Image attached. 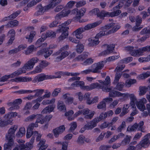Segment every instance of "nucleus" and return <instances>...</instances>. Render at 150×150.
Listing matches in <instances>:
<instances>
[{
	"mask_svg": "<svg viewBox=\"0 0 150 150\" xmlns=\"http://www.w3.org/2000/svg\"><path fill=\"white\" fill-rule=\"evenodd\" d=\"M69 48V46L66 45L62 47L59 50L55 53L53 55L55 56L56 61L59 62L67 57L69 54L67 51Z\"/></svg>",
	"mask_w": 150,
	"mask_h": 150,
	"instance_id": "nucleus-5",
	"label": "nucleus"
},
{
	"mask_svg": "<svg viewBox=\"0 0 150 150\" xmlns=\"http://www.w3.org/2000/svg\"><path fill=\"white\" fill-rule=\"evenodd\" d=\"M20 12V11H17L11 14L10 16L5 17L3 19V21H5L7 20L13 19L17 16Z\"/></svg>",
	"mask_w": 150,
	"mask_h": 150,
	"instance_id": "nucleus-38",
	"label": "nucleus"
},
{
	"mask_svg": "<svg viewBox=\"0 0 150 150\" xmlns=\"http://www.w3.org/2000/svg\"><path fill=\"white\" fill-rule=\"evenodd\" d=\"M19 75L17 71L8 75H6L2 77L0 79V81L2 82L6 81L10 78L15 77L16 76Z\"/></svg>",
	"mask_w": 150,
	"mask_h": 150,
	"instance_id": "nucleus-26",
	"label": "nucleus"
},
{
	"mask_svg": "<svg viewBox=\"0 0 150 150\" xmlns=\"http://www.w3.org/2000/svg\"><path fill=\"white\" fill-rule=\"evenodd\" d=\"M129 97L130 102V104L131 107H134L135 106V102L137 101V98L134 94H129L128 93H124L123 99H125Z\"/></svg>",
	"mask_w": 150,
	"mask_h": 150,
	"instance_id": "nucleus-17",
	"label": "nucleus"
},
{
	"mask_svg": "<svg viewBox=\"0 0 150 150\" xmlns=\"http://www.w3.org/2000/svg\"><path fill=\"white\" fill-rule=\"evenodd\" d=\"M133 60V58L131 57H129L125 58L120 61V63L127 64Z\"/></svg>",
	"mask_w": 150,
	"mask_h": 150,
	"instance_id": "nucleus-54",
	"label": "nucleus"
},
{
	"mask_svg": "<svg viewBox=\"0 0 150 150\" xmlns=\"http://www.w3.org/2000/svg\"><path fill=\"white\" fill-rule=\"evenodd\" d=\"M98 38L96 35L93 38H90L88 39V45L89 46L93 47L98 44L99 42Z\"/></svg>",
	"mask_w": 150,
	"mask_h": 150,
	"instance_id": "nucleus-29",
	"label": "nucleus"
},
{
	"mask_svg": "<svg viewBox=\"0 0 150 150\" xmlns=\"http://www.w3.org/2000/svg\"><path fill=\"white\" fill-rule=\"evenodd\" d=\"M53 77L51 75H46L45 74H42L37 75L35 77V79L38 81H41L46 79H52Z\"/></svg>",
	"mask_w": 150,
	"mask_h": 150,
	"instance_id": "nucleus-28",
	"label": "nucleus"
},
{
	"mask_svg": "<svg viewBox=\"0 0 150 150\" xmlns=\"http://www.w3.org/2000/svg\"><path fill=\"white\" fill-rule=\"evenodd\" d=\"M146 48L143 47L137 50H134V47L130 46L125 47V49L127 51L129 52L130 54L134 57H139L143 54V52L146 51Z\"/></svg>",
	"mask_w": 150,
	"mask_h": 150,
	"instance_id": "nucleus-11",
	"label": "nucleus"
},
{
	"mask_svg": "<svg viewBox=\"0 0 150 150\" xmlns=\"http://www.w3.org/2000/svg\"><path fill=\"white\" fill-rule=\"evenodd\" d=\"M98 81L101 83V85L102 86H100L98 83H92L90 85L91 90L96 88H100L102 89V87H105L104 86H107L110 83V79L109 76H107L106 77L105 80L104 81H102L101 80H99Z\"/></svg>",
	"mask_w": 150,
	"mask_h": 150,
	"instance_id": "nucleus-13",
	"label": "nucleus"
},
{
	"mask_svg": "<svg viewBox=\"0 0 150 150\" xmlns=\"http://www.w3.org/2000/svg\"><path fill=\"white\" fill-rule=\"evenodd\" d=\"M32 92H35V96H38L42 94L44 91V90L42 89H38L32 91Z\"/></svg>",
	"mask_w": 150,
	"mask_h": 150,
	"instance_id": "nucleus-51",
	"label": "nucleus"
},
{
	"mask_svg": "<svg viewBox=\"0 0 150 150\" xmlns=\"http://www.w3.org/2000/svg\"><path fill=\"white\" fill-rule=\"evenodd\" d=\"M32 80V78L30 77H26L20 76L12 79L11 81L12 82H27L30 81Z\"/></svg>",
	"mask_w": 150,
	"mask_h": 150,
	"instance_id": "nucleus-23",
	"label": "nucleus"
},
{
	"mask_svg": "<svg viewBox=\"0 0 150 150\" xmlns=\"http://www.w3.org/2000/svg\"><path fill=\"white\" fill-rule=\"evenodd\" d=\"M25 131L24 127H21L16 134V136L18 137H21L25 134Z\"/></svg>",
	"mask_w": 150,
	"mask_h": 150,
	"instance_id": "nucleus-42",
	"label": "nucleus"
},
{
	"mask_svg": "<svg viewBox=\"0 0 150 150\" xmlns=\"http://www.w3.org/2000/svg\"><path fill=\"white\" fill-rule=\"evenodd\" d=\"M61 1L62 0H51L50 4H49V6L51 8H53Z\"/></svg>",
	"mask_w": 150,
	"mask_h": 150,
	"instance_id": "nucleus-47",
	"label": "nucleus"
},
{
	"mask_svg": "<svg viewBox=\"0 0 150 150\" xmlns=\"http://www.w3.org/2000/svg\"><path fill=\"white\" fill-rule=\"evenodd\" d=\"M39 61L36 57L32 58L24 64L23 67L17 70L19 75L26 72V71H29L33 69L35 63Z\"/></svg>",
	"mask_w": 150,
	"mask_h": 150,
	"instance_id": "nucleus-4",
	"label": "nucleus"
},
{
	"mask_svg": "<svg viewBox=\"0 0 150 150\" xmlns=\"http://www.w3.org/2000/svg\"><path fill=\"white\" fill-rule=\"evenodd\" d=\"M142 19L141 17L139 16H137L136 18V25L133 28V30L134 31H137L140 30L142 28L140 25L141 23Z\"/></svg>",
	"mask_w": 150,
	"mask_h": 150,
	"instance_id": "nucleus-32",
	"label": "nucleus"
},
{
	"mask_svg": "<svg viewBox=\"0 0 150 150\" xmlns=\"http://www.w3.org/2000/svg\"><path fill=\"white\" fill-rule=\"evenodd\" d=\"M83 114L87 119H91L95 113L94 111H92L88 109L83 110Z\"/></svg>",
	"mask_w": 150,
	"mask_h": 150,
	"instance_id": "nucleus-25",
	"label": "nucleus"
},
{
	"mask_svg": "<svg viewBox=\"0 0 150 150\" xmlns=\"http://www.w3.org/2000/svg\"><path fill=\"white\" fill-rule=\"evenodd\" d=\"M84 50V46L81 43L78 44L76 46V50L78 53H81Z\"/></svg>",
	"mask_w": 150,
	"mask_h": 150,
	"instance_id": "nucleus-44",
	"label": "nucleus"
},
{
	"mask_svg": "<svg viewBox=\"0 0 150 150\" xmlns=\"http://www.w3.org/2000/svg\"><path fill=\"white\" fill-rule=\"evenodd\" d=\"M36 120L37 122H38L41 124H43L45 122V118H43V115L41 114L38 115Z\"/></svg>",
	"mask_w": 150,
	"mask_h": 150,
	"instance_id": "nucleus-59",
	"label": "nucleus"
},
{
	"mask_svg": "<svg viewBox=\"0 0 150 150\" xmlns=\"http://www.w3.org/2000/svg\"><path fill=\"white\" fill-rule=\"evenodd\" d=\"M102 22L101 20L96 21L94 23L88 24L84 27H79L72 33L73 35L74 36L76 39L78 40L82 39L83 37V33L86 30H88L93 28L99 25Z\"/></svg>",
	"mask_w": 150,
	"mask_h": 150,
	"instance_id": "nucleus-2",
	"label": "nucleus"
},
{
	"mask_svg": "<svg viewBox=\"0 0 150 150\" xmlns=\"http://www.w3.org/2000/svg\"><path fill=\"white\" fill-rule=\"evenodd\" d=\"M65 130V127L64 125L60 126L53 130L52 132L55 137H58L59 135L63 133Z\"/></svg>",
	"mask_w": 150,
	"mask_h": 150,
	"instance_id": "nucleus-19",
	"label": "nucleus"
},
{
	"mask_svg": "<svg viewBox=\"0 0 150 150\" xmlns=\"http://www.w3.org/2000/svg\"><path fill=\"white\" fill-rule=\"evenodd\" d=\"M17 115V112H11L5 115L4 117L3 120L0 117V126L4 127L8 124H12L13 120L12 118L15 117Z\"/></svg>",
	"mask_w": 150,
	"mask_h": 150,
	"instance_id": "nucleus-6",
	"label": "nucleus"
},
{
	"mask_svg": "<svg viewBox=\"0 0 150 150\" xmlns=\"http://www.w3.org/2000/svg\"><path fill=\"white\" fill-rule=\"evenodd\" d=\"M74 113L73 111L72 110H70L65 113V115L68 117V119L69 120H71L74 119V117H71V116Z\"/></svg>",
	"mask_w": 150,
	"mask_h": 150,
	"instance_id": "nucleus-57",
	"label": "nucleus"
},
{
	"mask_svg": "<svg viewBox=\"0 0 150 150\" xmlns=\"http://www.w3.org/2000/svg\"><path fill=\"white\" fill-rule=\"evenodd\" d=\"M15 31L13 30H10L8 32L7 35L10 37V39L7 42L8 45H10L12 44L15 38Z\"/></svg>",
	"mask_w": 150,
	"mask_h": 150,
	"instance_id": "nucleus-34",
	"label": "nucleus"
},
{
	"mask_svg": "<svg viewBox=\"0 0 150 150\" xmlns=\"http://www.w3.org/2000/svg\"><path fill=\"white\" fill-rule=\"evenodd\" d=\"M86 11V9L84 8H82L79 10L77 8H74L71 10L64 9L56 15L55 17V20H57L60 19L62 18L68 16L70 14L75 15L76 14V16L73 18V20L77 21L81 16H83Z\"/></svg>",
	"mask_w": 150,
	"mask_h": 150,
	"instance_id": "nucleus-1",
	"label": "nucleus"
},
{
	"mask_svg": "<svg viewBox=\"0 0 150 150\" xmlns=\"http://www.w3.org/2000/svg\"><path fill=\"white\" fill-rule=\"evenodd\" d=\"M56 33L52 31H47L45 35H42L41 38L38 39L36 42V45L38 47H40L42 42L45 40L47 37L54 38L56 36Z\"/></svg>",
	"mask_w": 150,
	"mask_h": 150,
	"instance_id": "nucleus-14",
	"label": "nucleus"
},
{
	"mask_svg": "<svg viewBox=\"0 0 150 150\" xmlns=\"http://www.w3.org/2000/svg\"><path fill=\"white\" fill-rule=\"evenodd\" d=\"M137 82V81L134 79H128L126 80L125 85L126 87H130L131 85Z\"/></svg>",
	"mask_w": 150,
	"mask_h": 150,
	"instance_id": "nucleus-45",
	"label": "nucleus"
},
{
	"mask_svg": "<svg viewBox=\"0 0 150 150\" xmlns=\"http://www.w3.org/2000/svg\"><path fill=\"white\" fill-rule=\"evenodd\" d=\"M63 99L66 100L65 103L67 104H69L71 103L73 100V98L69 96H68V94H64L62 96Z\"/></svg>",
	"mask_w": 150,
	"mask_h": 150,
	"instance_id": "nucleus-40",
	"label": "nucleus"
},
{
	"mask_svg": "<svg viewBox=\"0 0 150 150\" xmlns=\"http://www.w3.org/2000/svg\"><path fill=\"white\" fill-rule=\"evenodd\" d=\"M117 6H115L113 9V11L112 12H107L104 11L101 12L99 11V13L97 15V16L101 18H103L105 17H113L117 16L120 14L121 12L120 10L116 9L117 8Z\"/></svg>",
	"mask_w": 150,
	"mask_h": 150,
	"instance_id": "nucleus-10",
	"label": "nucleus"
},
{
	"mask_svg": "<svg viewBox=\"0 0 150 150\" xmlns=\"http://www.w3.org/2000/svg\"><path fill=\"white\" fill-rule=\"evenodd\" d=\"M53 52L52 50H48V48H46L38 52V53H39V54H44L45 57V58H47L49 57Z\"/></svg>",
	"mask_w": 150,
	"mask_h": 150,
	"instance_id": "nucleus-35",
	"label": "nucleus"
},
{
	"mask_svg": "<svg viewBox=\"0 0 150 150\" xmlns=\"http://www.w3.org/2000/svg\"><path fill=\"white\" fill-rule=\"evenodd\" d=\"M150 138V133H148L145 135L144 139L140 142L139 144L137 146V147L140 145L144 148L147 147L150 144V140L149 139Z\"/></svg>",
	"mask_w": 150,
	"mask_h": 150,
	"instance_id": "nucleus-16",
	"label": "nucleus"
},
{
	"mask_svg": "<svg viewBox=\"0 0 150 150\" xmlns=\"http://www.w3.org/2000/svg\"><path fill=\"white\" fill-rule=\"evenodd\" d=\"M124 136V134L122 133H121L118 135H114L110 139L109 141V143H111L115 141L117 139L122 138Z\"/></svg>",
	"mask_w": 150,
	"mask_h": 150,
	"instance_id": "nucleus-41",
	"label": "nucleus"
},
{
	"mask_svg": "<svg viewBox=\"0 0 150 150\" xmlns=\"http://www.w3.org/2000/svg\"><path fill=\"white\" fill-rule=\"evenodd\" d=\"M138 125L137 124L135 123L132 126H129L127 128V131H132L135 130L137 129Z\"/></svg>",
	"mask_w": 150,
	"mask_h": 150,
	"instance_id": "nucleus-61",
	"label": "nucleus"
},
{
	"mask_svg": "<svg viewBox=\"0 0 150 150\" xmlns=\"http://www.w3.org/2000/svg\"><path fill=\"white\" fill-rule=\"evenodd\" d=\"M87 56L85 54H80L75 58V60L83 63L82 62L87 58Z\"/></svg>",
	"mask_w": 150,
	"mask_h": 150,
	"instance_id": "nucleus-43",
	"label": "nucleus"
},
{
	"mask_svg": "<svg viewBox=\"0 0 150 150\" xmlns=\"http://www.w3.org/2000/svg\"><path fill=\"white\" fill-rule=\"evenodd\" d=\"M115 45L114 44H110L107 45V48L101 53V55H107L112 52L114 50Z\"/></svg>",
	"mask_w": 150,
	"mask_h": 150,
	"instance_id": "nucleus-24",
	"label": "nucleus"
},
{
	"mask_svg": "<svg viewBox=\"0 0 150 150\" xmlns=\"http://www.w3.org/2000/svg\"><path fill=\"white\" fill-rule=\"evenodd\" d=\"M49 6V5L44 7H43L40 4L38 5L36 7L37 12L36 13V14L38 15L42 14L45 11L50 9L51 8Z\"/></svg>",
	"mask_w": 150,
	"mask_h": 150,
	"instance_id": "nucleus-22",
	"label": "nucleus"
},
{
	"mask_svg": "<svg viewBox=\"0 0 150 150\" xmlns=\"http://www.w3.org/2000/svg\"><path fill=\"white\" fill-rule=\"evenodd\" d=\"M35 34L34 31H32L29 35H27L26 36L25 38L28 39V42L30 43L32 42L34 36Z\"/></svg>",
	"mask_w": 150,
	"mask_h": 150,
	"instance_id": "nucleus-48",
	"label": "nucleus"
},
{
	"mask_svg": "<svg viewBox=\"0 0 150 150\" xmlns=\"http://www.w3.org/2000/svg\"><path fill=\"white\" fill-rule=\"evenodd\" d=\"M132 0H119V2L118 6H117V8L116 9H118L122 7L125 4V6H128L130 5L132 2Z\"/></svg>",
	"mask_w": 150,
	"mask_h": 150,
	"instance_id": "nucleus-27",
	"label": "nucleus"
},
{
	"mask_svg": "<svg viewBox=\"0 0 150 150\" xmlns=\"http://www.w3.org/2000/svg\"><path fill=\"white\" fill-rule=\"evenodd\" d=\"M46 140L42 139L37 144V146L39 148L38 150H45L48 146V145L45 143Z\"/></svg>",
	"mask_w": 150,
	"mask_h": 150,
	"instance_id": "nucleus-30",
	"label": "nucleus"
},
{
	"mask_svg": "<svg viewBox=\"0 0 150 150\" xmlns=\"http://www.w3.org/2000/svg\"><path fill=\"white\" fill-rule=\"evenodd\" d=\"M125 84L124 82H118L115 86V88L120 91H122Z\"/></svg>",
	"mask_w": 150,
	"mask_h": 150,
	"instance_id": "nucleus-58",
	"label": "nucleus"
},
{
	"mask_svg": "<svg viewBox=\"0 0 150 150\" xmlns=\"http://www.w3.org/2000/svg\"><path fill=\"white\" fill-rule=\"evenodd\" d=\"M36 49V47H35L33 45H31L29 46L26 50L24 52V53L26 55H29L31 54Z\"/></svg>",
	"mask_w": 150,
	"mask_h": 150,
	"instance_id": "nucleus-39",
	"label": "nucleus"
},
{
	"mask_svg": "<svg viewBox=\"0 0 150 150\" xmlns=\"http://www.w3.org/2000/svg\"><path fill=\"white\" fill-rule=\"evenodd\" d=\"M103 62H99L92 65L91 67L82 71V73L87 74L92 72L93 73H100L103 68Z\"/></svg>",
	"mask_w": 150,
	"mask_h": 150,
	"instance_id": "nucleus-7",
	"label": "nucleus"
},
{
	"mask_svg": "<svg viewBox=\"0 0 150 150\" xmlns=\"http://www.w3.org/2000/svg\"><path fill=\"white\" fill-rule=\"evenodd\" d=\"M120 57V55L118 54L116 55H114L111 56H110L106 59V60L100 62H103V67H104L105 64L107 62H112L115 60L118 59Z\"/></svg>",
	"mask_w": 150,
	"mask_h": 150,
	"instance_id": "nucleus-36",
	"label": "nucleus"
},
{
	"mask_svg": "<svg viewBox=\"0 0 150 150\" xmlns=\"http://www.w3.org/2000/svg\"><path fill=\"white\" fill-rule=\"evenodd\" d=\"M55 107L54 105H48L44 108L41 111L42 114H45L47 113H50L52 112H54V110Z\"/></svg>",
	"mask_w": 150,
	"mask_h": 150,
	"instance_id": "nucleus-31",
	"label": "nucleus"
},
{
	"mask_svg": "<svg viewBox=\"0 0 150 150\" xmlns=\"http://www.w3.org/2000/svg\"><path fill=\"white\" fill-rule=\"evenodd\" d=\"M18 128V126L13 125L9 129L8 134L6 135V139L8 142L4 144V150H11L14 144L13 138L14 137L15 131Z\"/></svg>",
	"mask_w": 150,
	"mask_h": 150,
	"instance_id": "nucleus-3",
	"label": "nucleus"
},
{
	"mask_svg": "<svg viewBox=\"0 0 150 150\" xmlns=\"http://www.w3.org/2000/svg\"><path fill=\"white\" fill-rule=\"evenodd\" d=\"M150 76V71H148L144 73L140 74L138 78L139 79H145Z\"/></svg>",
	"mask_w": 150,
	"mask_h": 150,
	"instance_id": "nucleus-55",
	"label": "nucleus"
},
{
	"mask_svg": "<svg viewBox=\"0 0 150 150\" xmlns=\"http://www.w3.org/2000/svg\"><path fill=\"white\" fill-rule=\"evenodd\" d=\"M57 109L60 111H65L66 110V107L64 103L61 101H59L57 103Z\"/></svg>",
	"mask_w": 150,
	"mask_h": 150,
	"instance_id": "nucleus-37",
	"label": "nucleus"
},
{
	"mask_svg": "<svg viewBox=\"0 0 150 150\" xmlns=\"http://www.w3.org/2000/svg\"><path fill=\"white\" fill-rule=\"evenodd\" d=\"M142 33L146 34L148 37L150 36V27H148L143 29L142 31Z\"/></svg>",
	"mask_w": 150,
	"mask_h": 150,
	"instance_id": "nucleus-64",
	"label": "nucleus"
},
{
	"mask_svg": "<svg viewBox=\"0 0 150 150\" xmlns=\"http://www.w3.org/2000/svg\"><path fill=\"white\" fill-rule=\"evenodd\" d=\"M147 102V100L145 98H142L139 101H137L135 104L137 108L141 111H143L145 109L144 104Z\"/></svg>",
	"mask_w": 150,
	"mask_h": 150,
	"instance_id": "nucleus-18",
	"label": "nucleus"
},
{
	"mask_svg": "<svg viewBox=\"0 0 150 150\" xmlns=\"http://www.w3.org/2000/svg\"><path fill=\"white\" fill-rule=\"evenodd\" d=\"M55 144H62V149L60 150H67L68 145V142H65L62 143L61 142H55Z\"/></svg>",
	"mask_w": 150,
	"mask_h": 150,
	"instance_id": "nucleus-49",
	"label": "nucleus"
},
{
	"mask_svg": "<svg viewBox=\"0 0 150 150\" xmlns=\"http://www.w3.org/2000/svg\"><path fill=\"white\" fill-rule=\"evenodd\" d=\"M125 67V66L124 64H121L120 65H119L116 68L115 71L116 72L121 73V72H120L121 71L124 69Z\"/></svg>",
	"mask_w": 150,
	"mask_h": 150,
	"instance_id": "nucleus-63",
	"label": "nucleus"
},
{
	"mask_svg": "<svg viewBox=\"0 0 150 150\" xmlns=\"http://www.w3.org/2000/svg\"><path fill=\"white\" fill-rule=\"evenodd\" d=\"M102 120L100 117H98L95 118L92 121L88 123L87 125H86V128L88 129H92L96 125L97 123Z\"/></svg>",
	"mask_w": 150,
	"mask_h": 150,
	"instance_id": "nucleus-20",
	"label": "nucleus"
},
{
	"mask_svg": "<svg viewBox=\"0 0 150 150\" xmlns=\"http://www.w3.org/2000/svg\"><path fill=\"white\" fill-rule=\"evenodd\" d=\"M71 22L70 20H67L63 24L61 25L59 27V30L60 32H62V35L59 37L60 40H64L67 37L68 35L67 30L69 28L67 26L69 25Z\"/></svg>",
	"mask_w": 150,
	"mask_h": 150,
	"instance_id": "nucleus-9",
	"label": "nucleus"
},
{
	"mask_svg": "<svg viewBox=\"0 0 150 150\" xmlns=\"http://www.w3.org/2000/svg\"><path fill=\"white\" fill-rule=\"evenodd\" d=\"M113 89L112 87H108L105 86L102 87V89L104 91L109 92V96L110 97H120L121 99H123L125 93H122L119 91L112 90Z\"/></svg>",
	"mask_w": 150,
	"mask_h": 150,
	"instance_id": "nucleus-12",
	"label": "nucleus"
},
{
	"mask_svg": "<svg viewBox=\"0 0 150 150\" xmlns=\"http://www.w3.org/2000/svg\"><path fill=\"white\" fill-rule=\"evenodd\" d=\"M147 88L145 86H140L139 88V95L142 96L144 95L147 90Z\"/></svg>",
	"mask_w": 150,
	"mask_h": 150,
	"instance_id": "nucleus-50",
	"label": "nucleus"
},
{
	"mask_svg": "<svg viewBox=\"0 0 150 150\" xmlns=\"http://www.w3.org/2000/svg\"><path fill=\"white\" fill-rule=\"evenodd\" d=\"M18 24V22L17 20H13L8 23L7 26L8 27L15 26L17 25Z\"/></svg>",
	"mask_w": 150,
	"mask_h": 150,
	"instance_id": "nucleus-62",
	"label": "nucleus"
},
{
	"mask_svg": "<svg viewBox=\"0 0 150 150\" xmlns=\"http://www.w3.org/2000/svg\"><path fill=\"white\" fill-rule=\"evenodd\" d=\"M80 79V78L79 77H74L69 80V81L71 82L72 81L76 80L73 83L71 84V86L73 87L80 86L81 88L84 90H86L87 91L91 90L90 85L89 86H84V83L83 81H79Z\"/></svg>",
	"mask_w": 150,
	"mask_h": 150,
	"instance_id": "nucleus-8",
	"label": "nucleus"
},
{
	"mask_svg": "<svg viewBox=\"0 0 150 150\" xmlns=\"http://www.w3.org/2000/svg\"><path fill=\"white\" fill-rule=\"evenodd\" d=\"M114 25V23H112L105 25L102 28L103 30L99 32L96 36L99 38L103 36L110 34L108 30L111 28Z\"/></svg>",
	"mask_w": 150,
	"mask_h": 150,
	"instance_id": "nucleus-15",
	"label": "nucleus"
},
{
	"mask_svg": "<svg viewBox=\"0 0 150 150\" xmlns=\"http://www.w3.org/2000/svg\"><path fill=\"white\" fill-rule=\"evenodd\" d=\"M42 0H32L26 6L24 7L23 10L25 11L28 10L30 8L36 5L38 3Z\"/></svg>",
	"mask_w": 150,
	"mask_h": 150,
	"instance_id": "nucleus-33",
	"label": "nucleus"
},
{
	"mask_svg": "<svg viewBox=\"0 0 150 150\" xmlns=\"http://www.w3.org/2000/svg\"><path fill=\"white\" fill-rule=\"evenodd\" d=\"M34 132L32 128H30V127H28L26 134V137L27 139L30 138L32 135L34 137Z\"/></svg>",
	"mask_w": 150,
	"mask_h": 150,
	"instance_id": "nucleus-52",
	"label": "nucleus"
},
{
	"mask_svg": "<svg viewBox=\"0 0 150 150\" xmlns=\"http://www.w3.org/2000/svg\"><path fill=\"white\" fill-rule=\"evenodd\" d=\"M35 137L32 136L29 142L26 143L23 146V150H31L33 148V143L35 141Z\"/></svg>",
	"mask_w": 150,
	"mask_h": 150,
	"instance_id": "nucleus-21",
	"label": "nucleus"
},
{
	"mask_svg": "<svg viewBox=\"0 0 150 150\" xmlns=\"http://www.w3.org/2000/svg\"><path fill=\"white\" fill-rule=\"evenodd\" d=\"M115 24V23H114ZM115 25L111 28H112L110 30H108L109 33L110 34L114 33L117 31L120 27V26L119 25H117L114 26Z\"/></svg>",
	"mask_w": 150,
	"mask_h": 150,
	"instance_id": "nucleus-56",
	"label": "nucleus"
},
{
	"mask_svg": "<svg viewBox=\"0 0 150 150\" xmlns=\"http://www.w3.org/2000/svg\"><path fill=\"white\" fill-rule=\"evenodd\" d=\"M129 106L128 104H125L124 106L122 108V112L120 114V116H122L127 113L129 112L128 109Z\"/></svg>",
	"mask_w": 150,
	"mask_h": 150,
	"instance_id": "nucleus-46",
	"label": "nucleus"
},
{
	"mask_svg": "<svg viewBox=\"0 0 150 150\" xmlns=\"http://www.w3.org/2000/svg\"><path fill=\"white\" fill-rule=\"evenodd\" d=\"M55 101V98H52L51 100L45 99L42 101V104L44 105H47L50 104H53Z\"/></svg>",
	"mask_w": 150,
	"mask_h": 150,
	"instance_id": "nucleus-53",
	"label": "nucleus"
},
{
	"mask_svg": "<svg viewBox=\"0 0 150 150\" xmlns=\"http://www.w3.org/2000/svg\"><path fill=\"white\" fill-rule=\"evenodd\" d=\"M70 128L69 130V132H72L76 128L77 126V123L75 122H73L70 124Z\"/></svg>",
	"mask_w": 150,
	"mask_h": 150,
	"instance_id": "nucleus-60",
	"label": "nucleus"
}]
</instances>
